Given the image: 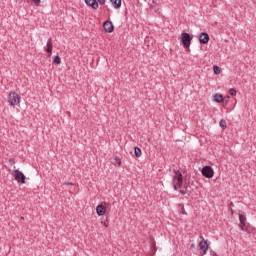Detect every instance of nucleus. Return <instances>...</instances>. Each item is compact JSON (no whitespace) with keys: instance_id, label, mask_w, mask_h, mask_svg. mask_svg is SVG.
Masks as SVG:
<instances>
[{"instance_id":"6e6552de","label":"nucleus","mask_w":256,"mask_h":256,"mask_svg":"<svg viewBox=\"0 0 256 256\" xmlns=\"http://www.w3.org/2000/svg\"><path fill=\"white\" fill-rule=\"evenodd\" d=\"M199 41L200 43H202L203 45H207V43H209V34L202 32L199 35Z\"/></svg>"},{"instance_id":"aec40b11","label":"nucleus","mask_w":256,"mask_h":256,"mask_svg":"<svg viewBox=\"0 0 256 256\" xmlns=\"http://www.w3.org/2000/svg\"><path fill=\"white\" fill-rule=\"evenodd\" d=\"M229 93H230L233 97H235V95H237V90L231 88V89L229 90Z\"/></svg>"},{"instance_id":"9d476101","label":"nucleus","mask_w":256,"mask_h":256,"mask_svg":"<svg viewBox=\"0 0 256 256\" xmlns=\"http://www.w3.org/2000/svg\"><path fill=\"white\" fill-rule=\"evenodd\" d=\"M115 29V27L113 26V23L112 22H109V21H106L104 23V30L107 32V33H113V30Z\"/></svg>"},{"instance_id":"0eeeda50","label":"nucleus","mask_w":256,"mask_h":256,"mask_svg":"<svg viewBox=\"0 0 256 256\" xmlns=\"http://www.w3.org/2000/svg\"><path fill=\"white\" fill-rule=\"evenodd\" d=\"M96 213L99 217H103V215H105V213H107V208L103 204H99L96 207Z\"/></svg>"},{"instance_id":"f3484780","label":"nucleus","mask_w":256,"mask_h":256,"mask_svg":"<svg viewBox=\"0 0 256 256\" xmlns=\"http://www.w3.org/2000/svg\"><path fill=\"white\" fill-rule=\"evenodd\" d=\"M53 63H55V65H61V57L55 56L53 59Z\"/></svg>"},{"instance_id":"9b49d317","label":"nucleus","mask_w":256,"mask_h":256,"mask_svg":"<svg viewBox=\"0 0 256 256\" xmlns=\"http://www.w3.org/2000/svg\"><path fill=\"white\" fill-rule=\"evenodd\" d=\"M213 100L216 102V103H223L224 101V98H223V95L217 93L213 96Z\"/></svg>"},{"instance_id":"4468645a","label":"nucleus","mask_w":256,"mask_h":256,"mask_svg":"<svg viewBox=\"0 0 256 256\" xmlns=\"http://www.w3.org/2000/svg\"><path fill=\"white\" fill-rule=\"evenodd\" d=\"M239 227L242 231H249V229L247 228V222H240Z\"/></svg>"},{"instance_id":"5701e85b","label":"nucleus","mask_w":256,"mask_h":256,"mask_svg":"<svg viewBox=\"0 0 256 256\" xmlns=\"http://www.w3.org/2000/svg\"><path fill=\"white\" fill-rule=\"evenodd\" d=\"M98 3H99L100 5H105V0H98Z\"/></svg>"},{"instance_id":"dca6fc26","label":"nucleus","mask_w":256,"mask_h":256,"mask_svg":"<svg viewBox=\"0 0 256 256\" xmlns=\"http://www.w3.org/2000/svg\"><path fill=\"white\" fill-rule=\"evenodd\" d=\"M219 126H220L222 129H227V122H226L224 119H222V120H220V122H219Z\"/></svg>"},{"instance_id":"f8f14e48","label":"nucleus","mask_w":256,"mask_h":256,"mask_svg":"<svg viewBox=\"0 0 256 256\" xmlns=\"http://www.w3.org/2000/svg\"><path fill=\"white\" fill-rule=\"evenodd\" d=\"M114 9H121V0H110Z\"/></svg>"},{"instance_id":"423d86ee","label":"nucleus","mask_w":256,"mask_h":256,"mask_svg":"<svg viewBox=\"0 0 256 256\" xmlns=\"http://www.w3.org/2000/svg\"><path fill=\"white\" fill-rule=\"evenodd\" d=\"M202 175L207 179H213L215 172L213 171V168L211 166H205L202 168Z\"/></svg>"},{"instance_id":"f257e3e1","label":"nucleus","mask_w":256,"mask_h":256,"mask_svg":"<svg viewBox=\"0 0 256 256\" xmlns=\"http://www.w3.org/2000/svg\"><path fill=\"white\" fill-rule=\"evenodd\" d=\"M173 187L175 191L185 193V187H183V174H181L179 171H176L173 177Z\"/></svg>"},{"instance_id":"6ab92c4d","label":"nucleus","mask_w":256,"mask_h":256,"mask_svg":"<svg viewBox=\"0 0 256 256\" xmlns=\"http://www.w3.org/2000/svg\"><path fill=\"white\" fill-rule=\"evenodd\" d=\"M239 221L240 223L247 222V217H245L243 214H239Z\"/></svg>"},{"instance_id":"7ed1b4c3","label":"nucleus","mask_w":256,"mask_h":256,"mask_svg":"<svg viewBox=\"0 0 256 256\" xmlns=\"http://www.w3.org/2000/svg\"><path fill=\"white\" fill-rule=\"evenodd\" d=\"M201 241L198 243V249L200 251V255L204 256L207 255V251H209V243H207V240L203 238V236L200 237Z\"/></svg>"},{"instance_id":"ddd939ff","label":"nucleus","mask_w":256,"mask_h":256,"mask_svg":"<svg viewBox=\"0 0 256 256\" xmlns=\"http://www.w3.org/2000/svg\"><path fill=\"white\" fill-rule=\"evenodd\" d=\"M46 51L50 55L53 53V42L51 41V39H49L48 42H47V49H46Z\"/></svg>"},{"instance_id":"2eb2a0df","label":"nucleus","mask_w":256,"mask_h":256,"mask_svg":"<svg viewBox=\"0 0 256 256\" xmlns=\"http://www.w3.org/2000/svg\"><path fill=\"white\" fill-rule=\"evenodd\" d=\"M134 153H135V156H136V157H141V155L143 154V153L141 152V149H140L139 147H135V148H134Z\"/></svg>"},{"instance_id":"4be33fe9","label":"nucleus","mask_w":256,"mask_h":256,"mask_svg":"<svg viewBox=\"0 0 256 256\" xmlns=\"http://www.w3.org/2000/svg\"><path fill=\"white\" fill-rule=\"evenodd\" d=\"M33 1V3L37 6V7H39V5H41V0H32Z\"/></svg>"},{"instance_id":"412c9836","label":"nucleus","mask_w":256,"mask_h":256,"mask_svg":"<svg viewBox=\"0 0 256 256\" xmlns=\"http://www.w3.org/2000/svg\"><path fill=\"white\" fill-rule=\"evenodd\" d=\"M116 165H118V166H121V159H119V158H115V162H114Z\"/></svg>"},{"instance_id":"b1692460","label":"nucleus","mask_w":256,"mask_h":256,"mask_svg":"<svg viewBox=\"0 0 256 256\" xmlns=\"http://www.w3.org/2000/svg\"><path fill=\"white\" fill-rule=\"evenodd\" d=\"M195 244H191V246H190V249L193 251V249H195Z\"/></svg>"},{"instance_id":"20e7f679","label":"nucleus","mask_w":256,"mask_h":256,"mask_svg":"<svg viewBox=\"0 0 256 256\" xmlns=\"http://www.w3.org/2000/svg\"><path fill=\"white\" fill-rule=\"evenodd\" d=\"M181 41L183 46L186 49H189V47H191V35L187 32H184L181 34Z\"/></svg>"},{"instance_id":"a211bd4d","label":"nucleus","mask_w":256,"mask_h":256,"mask_svg":"<svg viewBox=\"0 0 256 256\" xmlns=\"http://www.w3.org/2000/svg\"><path fill=\"white\" fill-rule=\"evenodd\" d=\"M213 71L215 75H221V68L219 66H213Z\"/></svg>"},{"instance_id":"1a4fd4ad","label":"nucleus","mask_w":256,"mask_h":256,"mask_svg":"<svg viewBox=\"0 0 256 256\" xmlns=\"http://www.w3.org/2000/svg\"><path fill=\"white\" fill-rule=\"evenodd\" d=\"M85 3L88 7H92V9H99V2L97 0H85Z\"/></svg>"},{"instance_id":"39448f33","label":"nucleus","mask_w":256,"mask_h":256,"mask_svg":"<svg viewBox=\"0 0 256 256\" xmlns=\"http://www.w3.org/2000/svg\"><path fill=\"white\" fill-rule=\"evenodd\" d=\"M12 176L17 181V183L25 184V174L19 170H14L12 172Z\"/></svg>"},{"instance_id":"f03ea898","label":"nucleus","mask_w":256,"mask_h":256,"mask_svg":"<svg viewBox=\"0 0 256 256\" xmlns=\"http://www.w3.org/2000/svg\"><path fill=\"white\" fill-rule=\"evenodd\" d=\"M8 103L11 107L21 105V96L16 92H10L8 95Z\"/></svg>"}]
</instances>
